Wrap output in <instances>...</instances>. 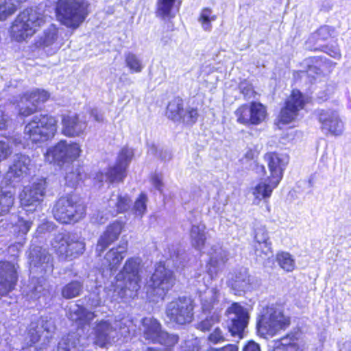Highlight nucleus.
Listing matches in <instances>:
<instances>
[{
	"label": "nucleus",
	"instance_id": "obj_1",
	"mask_svg": "<svg viewBox=\"0 0 351 351\" xmlns=\"http://www.w3.org/2000/svg\"><path fill=\"white\" fill-rule=\"evenodd\" d=\"M304 48L310 52H323L335 60L341 58L336 29L329 25H321L310 33L304 43Z\"/></svg>",
	"mask_w": 351,
	"mask_h": 351
},
{
	"label": "nucleus",
	"instance_id": "obj_2",
	"mask_svg": "<svg viewBox=\"0 0 351 351\" xmlns=\"http://www.w3.org/2000/svg\"><path fill=\"white\" fill-rule=\"evenodd\" d=\"M47 16L38 8H29L21 12L12 26L15 39L22 41L33 36L45 23Z\"/></svg>",
	"mask_w": 351,
	"mask_h": 351
},
{
	"label": "nucleus",
	"instance_id": "obj_3",
	"mask_svg": "<svg viewBox=\"0 0 351 351\" xmlns=\"http://www.w3.org/2000/svg\"><path fill=\"white\" fill-rule=\"evenodd\" d=\"M311 101V98L298 88H292L285 99L276 119L278 126L286 125L298 120L300 112Z\"/></svg>",
	"mask_w": 351,
	"mask_h": 351
},
{
	"label": "nucleus",
	"instance_id": "obj_4",
	"mask_svg": "<svg viewBox=\"0 0 351 351\" xmlns=\"http://www.w3.org/2000/svg\"><path fill=\"white\" fill-rule=\"evenodd\" d=\"M86 7L84 0H60L56 8L57 19L66 27L77 29L88 15Z\"/></svg>",
	"mask_w": 351,
	"mask_h": 351
},
{
	"label": "nucleus",
	"instance_id": "obj_5",
	"mask_svg": "<svg viewBox=\"0 0 351 351\" xmlns=\"http://www.w3.org/2000/svg\"><path fill=\"white\" fill-rule=\"evenodd\" d=\"M86 207L75 195L61 197L53 208L55 219L62 223L77 222L84 218Z\"/></svg>",
	"mask_w": 351,
	"mask_h": 351
},
{
	"label": "nucleus",
	"instance_id": "obj_6",
	"mask_svg": "<svg viewBox=\"0 0 351 351\" xmlns=\"http://www.w3.org/2000/svg\"><path fill=\"white\" fill-rule=\"evenodd\" d=\"M57 131V120L49 115L34 116L25 126L24 134L33 142H43L53 137Z\"/></svg>",
	"mask_w": 351,
	"mask_h": 351
},
{
	"label": "nucleus",
	"instance_id": "obj_7",
	"mask_svg": "<svg viewBox=\"0 0 351 351\" xmlns=\"http://www.w3.org/2000/svg\"><path fill=\"white\" fill-rule=\"evenodd\" d=\"M175 282L173 273L163 265L159 264L147 282V294L152 300H155L154 298L163 299L173 287Z\"/></svg>",
	"mask_w": 351,
	"mask_h": 351
},
{
	"label": "nucleus",
	"instance_id": "obj_8",
	"mask_svg": "<svg viewBox=\"0 0 351 351\" xmlns=\"http://www.w3.org/2000/svg\"><path fill=\"white\" fill-rule=\"evenodd\" d=\"M219 292L215 288H212L206 291L201 295L202 308L204 312L211 313L210 316L196 324V328L203 331H208L212 326L219 322L221 319L220 312L223 306L218 300Z\"/></svg>",
	"mask_w": 351,
	"mask_h": 351
},
{
	"label": "nucleus",
	"instance_id": "obj_9",
	"mask_svg": "<svg viewBox=\"0 0 351 351\" xmlns=\"http://www.w3.org/2000/svg\"><path fill=\"white\" fill-rule=\"evenodd\" d=\"M291 324V317L283 312L267 309L259 315L256 322L257 330L263 335H275L279 330H285Z\"/></svg>",
	"mask_w": 351,
	"mask_h": 351
},
{
	"label": "nucleus",
	"instance_id": "obj_10",
	"mask_svg": "<svg viewBox=\"0 0 351 351\" xmlns=\"http://www.w3.org/2000/svg\"><path fill=\"white\" fill-rule=\"evenodd\" d=\"M51 245L57 254L63 259H73L82 255L85 250V243L70 234H57Z\"/></svg>",
	"mask_w": 351,
	"mask_h": 351
},
{
	"label": "nucleus",
	"instance_id": "obj_11",
	"mask_svg": "<svg viewBox=\"0 0 351 351\" xmlns=\"http://www.w3.org/2000/svg\"><path fill=\"white\" fill-rule=\"evenodd\" d=\"M193 302L187 297H179L169 302L166 307V315L171 322L183 325L193 319Z\"/></svg>",
	"mask_w": 351,
	"mask_h": 351
},
{
	"label": "nucleus",
	"instance_id": "obj_12",
	"mask_svg": "<svg viewBox=\"0 0 351 351\" xmlns=\"http://www.w3.org/2000/svg\"><path fill=\"white\" fill-rule=\"evenodd\" d=\"M46 182L37 179L30 186H25L20 194L21 205L27 212L36 210L45 195Z\"/></svg>",
	"mask_w": 351,
	"mask_h": 351
},
{
	"label": "nucleus",
	"instance_id": "obj_13",
	"mask_svg": "<svg viewBox=\"0 0 351 351\" xmlns=\"http://www.w3.org/2000/svg\"><path fill=\"white\" fill-rule=\"evenodd\" d=\"M306 70L298 73L308 75V82L313 83L317 77L324 76L332 71L336 63L323 56H310L306 59Z\"/></svg>",
	"mask_w": 351,
	"mask_h": 351
},
{
	"label": "nucleus",
	"instance_id": "obj_14",
	"mask_svg": "<svg viewBox=\"0 0 351 351\" xmlns=\"http://www.w3.org/2000/svg\"><path fill=\"white\" fill-rule=\"evenodd\" d=\"M133 156V151L129 148H123L118 156L117 164L110 167L104 175L102 173H98L95 179L99 182H103L104 178L109 180L110 182H122L126 176V169Z\"/></svg>",
	"mask_w": 351,
	"mask_h": 351
},
{
	"label": "nucleus",
	"instance_id": "obj_15",
	"mask_svg": "<svg viewBox=\"0 0 351 351\" xmlns=\"http://www.w3.org/2000/svg\"><path fill=\"white\" fill-rule=\"evenodd\" d=\"M125 328V324L121 321L111 324L108 321L101 320L93 329V343L99 347H104L117 336L118 330H121Z\"/></svg>",
	"mask_w": 351,
	"mask_h": 351
},
{
	"label": "nucleus",
	"instance_id": "obj_16",
	"mask_svg": "<svg viewBox=\"0 0 351 351\" xmlns=\"http://www.w3.org/2000/svg\"><path fill=\"white\" fill-rule=\"evenodd\" d=\"M141 263L138 258L128 259L123 269L117 276V280H123L125 289L132 291H137L141 287Z\"/></svg>",
	"mask_w": 351,
	"mask_h": 351
},
{
	"label": "nucleus",
	"instance_id": "obj_17",
	"mask_svg": "<svg viewBox=\"0 0 351 351\" xmlns=\"http://www.w3.org/2000/svg\"><path fill=\"white\" fill-rule=\"evenodd\" d=\"M82 150L75 143H68L61 141L47 152L48 156H51L54 162H69L80 156Z\"/></svg>",
	"mask_w": 351,
	"mask_h": 351
},
{
	"label": "nucleus",
	"instance_id": "obj_18",
	"mask_svg": "<svg viewBox=\"0 0 351 351\" xmlns=\"http://www.w3.org/2000/svg\"><path fill=\"white\" fill-rule=\"evenodd\" d=\"M263 159L267 162L270 173L269 177L280 182L289 162V155L276 151H271L264 154Z\"/></svg>",
	"mask_w": 351,
	"mask_h": 351
},
{
	"label": "nucleus",
	"instance_id": "obj_19",
	"mask_svg": "<svg viewBox=\"0 0 351 351\" xmlns=\"http://www.w3.org/2000/svg\"><path fill=\"white\" fill-rule=\"evenodd\" d=\"M49 93L45 90L36 89L25 93L21 98V103H25V106H19V114L28 117L36 112L39 106L49 98Z\"/></svg>",
	"mask_w": 351,
	"mask_h": 351
},
{
	"label": "nucleus",
	"instance_id": "obj_20",
	"mask_svg": "<svg viewBox=\"0 0 351 351\" xmlns=\"http://www.w3.org/2000/svg\"><path fill=\"white\" fill-rule=\"evenodd\" d=\"M17 278L15 265L9 261H0V299L14 289Z\"/></svg>",
	"mask_w": 351,
	"mask_h": 351
},
{
	"label": "nucleus",
	"instance_id": "obj_21",
	"mask_svg": "<svg viewBox=\"0 0 351 351\" xmlns=\"http://www.w3.org/2000/svg\"><path fill=\"white\" fill-rule=\"evenodd\" d=\"M254 251L256 258L266 260L273 253L272 243L268 231L265 227H259L255 230Z\"/></svg>",
	"mask_w": 351,
	"mask_h": 351
},
{
	"label": "nucleus",
	"instance_id": "obj_22",
	"mask_svg": "<svg viewBox=\"0 0 351 351\" xmlns=\"http://www.w3.org/2000/svg\"><path fill=\"white\" fill-rule=\"evenodd\" d=\"M124 224L114 221L108 226L105 232L98 239L96 251L100 255L110 245L117 241L122 232Z\"/></svg>",
	"mask_w": 351,
	"mask_h": 351
},
{
	"label": "nucleus",
	"instance_id": "obj_23",
	"mask_svg": "<svg viewBox=\"0 0 351 351\" xmlns=\"http://www.w3.org/2000/svg\"><path fill=\"white\" fill-rule=\"evenodd\" d=\"M317 119L321 123L322 130L332 135H339L341 133V120L334 112L322 110L317 114Z\"/></svg>",
	"mask_w": 351,
	"mask_h": 351
},
{
	"label": "nucleus",
	"instance_id": "obj_24",
	"mask_svg": "<svg viewBox=\"0 0 351 351\" xmlns=\"http://www.w3.org/2000/svg\"><path fill=\"white\" fill-rule=\"evenodd\" d=\"M30 265L40 268L43 271L53 269L52 257L49 252L40 247H34L29 254Z\"/></svg>",
	"mask_w": 351,
	"mask_h": 351
},
{
	"label": "nucleus",
	"instance_id": "obj_25",
	"mask_svg": "<svg viewBox=\"0 0 351 351\" xmlns=\"http://www.w3.org/2000/svg\"><path fill=\"white\" fill-rule=\"evenodd\" d=\"M62 132L69 137L79 136L86 128L85 121L79 119L77 115H64L62 119Z\"/></svg>",
	"mask_w": 351,
	"mask_h": 351
},
{
	"label": "nucleus",
	"instance_id": "obj_26",
	"mask_svg": "<svg viewBox=\"0 0 351 351\" xmlns=\"http://www.w3.org/2000/svg\"><path fill=\"white\" fill-rule=\"evenodd\" d=\"M228 317V328L232 336L241 339V306L234 302L226 311Z\"/></svg>",
	"mask_w": 351,
	"mask_h": 351
},
{
	"label": "nucleus",
	"instance_id": "obj_27",
	"mask_svg": "<svg viewBox=\"0 0 351 351\" xmlns=\"http://www.w3.org/2000/svg\"><path fill=\"white\" fill-rule=\"evenodd\" d=\"M31 167V160L28 156L16 154L13 156L8 173L11 177L23 178L29 174Z\"/></svg>",
	"mask_w": 351,
	"mask_h": 351
},
{
	"label": "nucleus",
	"instance_id": "obj_28",
	"mask_svg": "<svg viewBox=\"0 0 351 351\" xmlns=\"http://www.w3.org/2000/svg\"><path fill=\"white\" fill-rule=\"evenodd\" d=\"M38 43L40 47H51L53 52L57 51L62 45L59 29L54 25H51L44 31Z\"/></svg>",
	"mask_w": 351,
	"mask_h": 351
},
{
	"label": "nucleus",
	"instance_id": "obj_29",
	"mask_svg": "<svg viewBox=\"0 0 351 351\" xmlns=\"http://www.w3.org/2000/svg\"><path fill=\"white\" fill-rule=\"evenodd\" d=\"M249 117H243V123L257 125L262 123L267 117V107L259 101H252L248 106Z\"/></svg>",
	"mask_w": 351,
	"mask_h": 351
},
{
	"label": "nucleus",
	"instance_id": "obj_30",
	"mask_svg": "<svg viewBox=\"0 0 351 351\" xmlns=\"http://www.w3.org/2000/svg\"><path fill=\"white\" fill-rule=\"evenodd\" d=\"M141 323L140 330L143 337L146 340L154 343L157 339V337L162 330L161 324L156 319L152 317L143 318Z\"/></svg>",
	"mask_w": 351,
	"mask_h": 351
},
{
	"label": "nucleus",
	"instance_id": "obj_31",
	"mask_svg": "<svg viewBox=\"0 0 351 351\" xmlns=\"http://www.w3.org/2000/svg\"><path fill=\"white\" fill-rule=\"evenodd\" d=\"M274 351H303L295 332H290L274 342Z\"/></svg>",
	"mask_w": 351,
	"mask_h": 351
},
{
	"label": "nucleus",
	"instance_id": "obj_32",
	"mask_svg": "<svg viewBox=\"0 0 351 351\" xmlns=\"http://www.w3.org/2000/svg\"><path fill=\"white\" fill-rule=\"evenodd\" d=\"M280 182L268 177L265 182H260L252 189V194L258 199H268Z\"/></svg>",
	"mask_w": 351,
	"mask_h": 351
},
{
	"label": "nucleus",
	"instance_id": "obj_33",
	"mask_svg": "<svg viewBox=\"0 0 351 351\" xmlns=\"http://www.w3.org/2000/svg\"><path fill=\"white\" fill-rule=\"evenodd\" d=\"M126 249L127 244L123 243L117 248L110 250L105 256L104 266L110 271L116 270L124 257Z\"/></svg>",
	"mask_w": 351,
	"mask_h": 351
},
{
	"label": "nucleus",
	"instance_id": "obj_34",
	"mask_svg": "<svg viewBox=\"0 0 351 351\" xmlns=\"http://www.w3.org/2000/svg\"><path fill=\"white\" fill-rule=\"evenodd\" d=\"M130 199L128 196L113 193L108 201V211L111 215L127 210L130 207Z\"/></svg>",
	"mask_w": 351,
	"mask_h": 351
},
{
	"label": "nucleus",
	"instance_id": "obj_35",
	"mask_svg": "<svg viewBox=\"0 0 351 351\" xmlns=\"http://www.w3.org/2000/svg\"><path fill=\"white\" fill-rule=\"evenodd\" d=\"M227 261L228 254L226 251L221 248L214 250L207 266L208 272L211 276L216 274L224 266Z\"/></svg>",
	"mask_w": 351,
	"mask_h": 351
},
{
	"label": "nucleus",
	"instance_id": "obj_36",
	"mask_svg": "<svg viewBox=\"0 0 351 351\" xmlns=\"http://www.w3.org/2000/svg\"><path fill=\"white\" fill-rule=\"evenodd\" d=\"M180 4V0H159L156 14L162 19L173 18Z\"/></svg>",
	"mask_w": 351,
	"mask_h": 351
},
{
	"label": "nucleus",
	"instance_id": "obj_37",
	"mask_svg": "<svg viewBox=\"0 0 351 351\" xmlns=\"http://www.w3.org/2000/svg\"><path fill=\"white\" fill-rule=\"evenodd\" d=\"M95 317L94 313L80 305H74L69 308V318L81 324H89Z\"/></svg>",
	"mask_w": 351,
	"mask_h": 351
},
{
	"label": "nucleus",
	"instance_id": "obj_38",
	"mask_svg": "<svg viewBox=\"0 0 351 351\" xmlns=\"http://www.w3.org/2000/svg\"><path fill=\"white\" fill-rule=\"evenodd\" d=\"M80 335L76 332L69 333L58 342L57 351H77L80 349Z\"/></svg>",
	"mask_w": 351,
	"mask_h": 351
},
{
	"label": "nucleus",
	"instance_id": "obj_39",
	"mask_svg": "<svg viewBox=\"0 0 351 351\" xmlns=\"http://www.w3.org/2000/svg\"><path fill=\"white\" fill-rule=\"evenodd\" d=\"M205 229L204 225H193L191 227L190 232L191 244L197 250H201L204 246L206 240Z\"/></svg>",
	"mask_w": 351,
	"mask_h": 351
},
{
	"label": "nucleus",
	"instance_id": "obj_40",
	"mask_svg": "<svg viewBox=\"0 0 351 351\" xmlns=\"http://www.w3.org/2000/svg\"><path fill=\"white\" fill-rule=\"evenodd\" d=\"M184 112L183 100L181 98L174 97L169 102L166 113L169 119L180 121Z\"/></svg>",
	"mask_w": 351,
	"mask_h": 351
},
{
	"label": "nucleus",
	"instance_id": "obj_41",
	"mask_svg": "<svg viewBox=\"0 0 351 351\" xmlns=\"http://www.w3.org/2000/svg\"><path fill=\"white\" fill-rule=\"evenodd\" d=\"M26 0H0V21H4L12 15L19 5Z\"/></svg>",
	"mask_w": 351,
	"mask_h": 351
},
{
	"label": "nucleus",
	"instance_id": "obj_42",
	"mask_svg": "<svg viewBox=\"0 0 351 351\" xmlns=\"http://www.w3.org/2000/svg\"><path fill=\"white\" fill-rule=\"evenodd\" d=\"M276 259L280 267L285 271L291 272L294 270L295 267V261L289 252H278L276 254Z\"/></svg>",
	"mask_w": 351,
	"mask_h": 351
},
{
	"label": "nucleus",
	"instance_id": "obj_43",
	"mask_svg": "<svg viewBox=\"0 0 351 351\" xmlns=\"http://www.w3.org/2000/svg\"><path fill=\"white\" fill-rule=\"evenodd\" d=\"M83 289L82 284L77 280L71 281L62 289V295L65 299H71L80 295Z\"/></svg>",
	"mask_w": 351,
	"mask_h": 351
},
{
	"label": "nucleus",
	"instance_id": "obj_44",
	"mask_svg": "<svg viewBox=\"0 0 351 351\" xmlns=\"http://www.w3.org/2000/svg\"><path fill=\"white\" fill-rule=\"evenodd\" d=\"M110 292V290L106 288L97 287L90 295V304L94 307L101 305L108 298Z\"/></svg>",
	"mask_w": 351,
	"mask_h": 351
},
{
	"label": "nucleus",
	"instance_id": "obj_45",
	"mask_svg": "<svg viewBox=\"0 0 351 351\" xmlns=\"http://www.w3.org/2000/svg\"><path fill=\"white\" fill-rule=\"evenodd\" d=\"M178 341V337L176 335L169 334L167 332L161 330L157 337V339L154 343H158L170 349L174 346Z\"/></svg>",
	"mask_w": 351,
	"mask_h": 351
},
{
	"label": "nucleus",
	"instance_id": "obj_46",
	"mask_svg": "<svg viewBox=\"0 0 351 351\" xmlns=\"http://www.w3.org/2000/svg\"><path fill=\"white\" fill-rule=\"evenodd\" d=\"M125 62L126 66L132 72L140 73L143 69L141 60L133 53L128 52L125 53Z\"/></svg>",
	"mask_w": 351,
	"mask_h": 351
},
{
	"label": "nucleus",
	"instance_id": "obj_47",
	"mask_svg": "<svg viewBox=\"0 0 351 351\" xmlns=\"http://www.w3.org/2000/svg\"><path fill=\"white\" fill-rule=\"evenodd\" d=\"M14 197L10 191L0 193V215L7 214L14 204Z\"/></svg>",
	"mask_w": 351,
	"mask_h": 351
},
{
	"label": "nucleus",
	"instance_id": "obj_48",
	"mask_svg": "<svg viewBox=\"0 0 351 351\" xmlns=\"http://www.w3.org/2000/svg\"><path fill=\"white\" fill-rule=\"evenodd\" d=\"M147 197L145 193H141L136 199L132 208V212L136 217H142L147 210Z\"/></svg>",
	"mask_w": 351,
	"mask_h": 351
},
{
	"label": "nucleus",
	"instance_id": "obj_49",
	"mask_svg": "<svg viewBox=\"0 0 351 351\" xmlns=\"http://www.w3.org/2000/svg\"><path fill=\"white\" fill-rule=\"evenodd\" d=\"M82 179V175L78 168L71 167L66 173L65 180L66 184L71 186H75Z\"/></svg>",
	"mask_w": 351,
	"mask_h": 351
},
{
	"label": "nucleus",
	"instance_id": "obj_50",
	"mask_svg": "<svg viewBox=\"0 0 351 351\" xmlns=\"http://www.w3.org/2000/svg\"><path fill=\"white\" fill-rule=\"evenodd\" d=\"M215 16L212 15L211 10L208 8H204L199 16V21L201 23L203 29L206 31L210 29V23L215 20Z\"/></svg>",
	"mask_w": 351,
	"mask_h": 351
},
{
	"label": "nucleus",
	"instance_id": "obj_51",
	"mask_svg": "<svg viewBox=\"0 0 351 351\" xmlns=\"http://www.w3.org/2000/svg\"><path fill=\"white\" fill-rule=\"evenodd\" d=\"M42 330L37 322H32L28 329L27 337L29 338L30 344L38 342L40 338Z\"/></svg>",
	"mask_w": 351,
	"mask_h": 351
},
{
	"label": "nucleus",
	"instance_id": "obj_52",
	"mask_svg": "<svg viewBox=\"0 0 351 351\" xmlns=\"http://www.w3.org/2000/svg\"><path fill=\"white\" fill-rule=\"evenodd\" d=\"M226 340V335L219 327L215 328L208 337V341L213 344L222 343Z\"/></svg>",
	"mask_w": 351,
	"mask_h": 351
},
{
	"label": "nucleus",
	"instance_id": "obj_53",
	"mask_svg": "<svg viewBox=\"0 0 351 351\" xmlns=\"http://www.w3.org/2000/svg\"><path fill=\"white\" fill-rule=\"evenodd\" d=\"M198 117L197 110L194 108H190L184 110L182 114L181 120L187 124L195 123Z\"/></svg>",
	"mask_w": 351,
	"mask_h": 351
},
{
	"label": "nucleus",
	"instance_id": "obj_54",
	"mask_svg": "<svg viewBox=\"0 0 351 351\" xmlns=\"http://www.w3.org/2000/svg\"><path fill=\"white\" fill-rule=\"evenodd\" d=\"M37 324H38L39 328L41 330H45L47 332H52L55 330V325L53 320L50 318H40L38 320Z\"/></svg>",
	"mask_w": 351,
	"mask_h": 351
},
{
	"label": "nucleus",
	"instance_id": "obj_55",
	"mask_svg": "<svg viewBox=\"0 0 351 351\" xmlns=\"http://www.w3.org/2000/svg\"><path fill=\"white\" fill-rule=\"evenodd\" d=\"M45 291L46 290L44 287L40 283V282H38L30 288L29 295L33 299H37L39 298L41 294Z\"/></svg>",
	"mask_w": 351,
	"mask_h": 351
},
{
	"label": "nucleus",
	"instance_id": "obj_56",
	"mask_svg": "<svg viewBox=\"0 0 351 351\" xmlns=\"http://www.w3.org/2000/svg\"><path fill=\"white\" fill-rule=\"evenodd\" d=\"M259 155V152L256 147L248 148L244 157L248 162H256Z\"/></svg>",
	"mask_w": 351,
	"mask_h": 351
},
{
	"label": "nucleus",
	"instance_id": "obj_57",
	"mask_svg": "<svg viewBox=\"0 0 351 351\" xmlns=\"http://www.w3.org/2000/svg\"><path fill=\"white\" fill-rule=\"evenodd\" d=\"M12 153L8 143L0 141V162L5 160Z\"/></svg>",
	"mask_w": 351,
	"mask_h": 351
},
{
	"label": "nucleus",
	"instance_id": "obj_58",
	"mask_svg": "<svg viewBox=\"0 0 351 351\" xmlns=\"http://www.w3.org/2000/svg\"><path fill=\"white\" fill-rule=\"evenodd\" d=\"M32 225V221L30 220H25L21 218L19 221L20 231L23 234H26L29 230Z\"/></svg>",
	"mask_w": 351,
	"mask_h": 351
},
{
	"label": "nucleus",
	"instance_id": "obj_59",
	"mask_svg": "<svg viewBox=\"0 0 351 351\" xmlns=\"http://www.w3.org/2000/svg\"><path fill=\"white\" fill-rule=\"evenodd\" d=\"M243 351H261V348L258 343L250 340L243 346Z\"/></svg>",
	"mask_w": 351,
	"mask_h": 351
},
{
	"label": "nucleus",
	"instance_id": "obj_60",
	"mask_svg": "<svg viewBox=\"0 0 351 351\" xmlns=\"http://www.w3.org/2000/svg\"><path fill=\"white\" fill-rule=\"evenodd\" d=\"M10 120L4 111L0 108V130L5 129L9 125Z\"/></svg>",
	"mask_w": 351,
	"mask_h": 351
},
{
	"label": "nucleus",
	"instance_id": "obj_61",
	"mask_svg": "<svg viewBox=\"0 0 351 351\" xmlns=\"http://www.w3.org/2000/svg\"><path fill=\"white\" fill-rule=\"evenodd\" d=\"M243 95L245 98H255L256 92L254 90L253 86L247 85L243 88Z\"/></svg>",
	"mask_w": 351,
	"mask_h": 351
},
{
	"label": "nucleus",
	"instance_id": "obj_62",
	"mask_svg": "<svg viewBox=\"0 0 351 351\" xmlns=\"http://www.w3.org/2000/svg\"><path fill=\"white\" fill-rule=\"evenodd\" d=\"M152 182L155 188L159 191L162 186V177L159 175H154L152 178Z\"/></svg>",
	"mask_w": 351,
	"mask_h": 351
},
{
	"label": "nucleus",
	"instance_id": "obj_63",
	"mask_svg": "<svg viewBox=\"0 0 351 351\" xmlns=\"http://www.w3.org/2000/svg\"><path fill=\"white\" fill-rule=\"evenodd\" d=\"M228 285L234 289L236 292L235 294H239L241 291V283L239 280H234L233 279H230L228 281Z\"/></svg>",
	"mask_w": 351,
	"mask_h": 351
},
{
	"label": "nucleus",
	"instance_id": "obj_64",
	"mask_svg": "<svg viewBox=\"0 0 351 351\" xmlns=\"http://www.w3.org/2000/svg\"><path fill=\"white\" fill-rule=\"evenodd\" d=\"M158 158L162 160H169L171 158V154L167 149H160Z\"/></svg>",
	"mask_w": 351,
	"mask_h": 351
}]
</instances>
